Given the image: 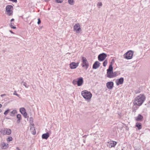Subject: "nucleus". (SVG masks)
<instances>
[{
	"label": "nucleus",
	"mask_w": 150,
	"mask_h": 150,
	"mask_svg": "<svg viewBox=\"0 0 150 150\" xmlns=\"http://www.w3.org/2000/svg\"><path fill=\"white\" fill-rule=\"evenodd\" d=\"M146 99V97L144 94H140L137 96L133 102L134 105L138 106H141Z\"/></svg>",
	"instance_id": "obj_1"
},
{
	"label": "nucleus",
	"mask_w": 150,
	"mask_h": 150,
	"mask_svg": "<svg viewBox=\"0 0 150 150\" xmlns=\"http://www.w3.org/2000/svg\"><path fill=\"white\" fill-rule=\"evenodd\" d=\"M81 94L83 97L87 100H89L92 96L91 93L90 91L86 90L82 91Z\"/></svg>",
	"instance_id": "obj_2"
},
{
	"label": "nucleus",
	"mask_w": 150,
	"mask_h": 150,
	"mask_svg": "<svg viewBox=\"0 0 150 150\" xmlns=\"http://www.w3.org/2000/svg\"><path fill=\"white\" fill-rule=\"evenodd\" d=\"M83 78L80 77L77 78L76 80H74L72 81V83L74 85L77 84L78 86H81L83 84Z\"/></svg>",
	"instance_id": "obj_3"
},
{
	"label": "nucleus",
	"mask_w": 150,
	"mask_h": 150,
	"mask_svg": "<svg viewBox=\"0 0 150 150\" xmlns=\"http://www.w3.org/2000/svg\"><path fill=\"white\" fill-rule=\"evenodd\" d=\"M133 52L132 50H129L123 55L124 57L127 59H131L133 56Z\"/></svg>",
	"instance_id": "obj_4"
},
{
	"label": "nucleus",
	"mask_w": 150,
	"mask_h": 150,
	"mask_svg": "<svg viewBox=\"0 0 150 150\" xmlns=\"http://www.w3.org/2000/svg\"><path fill=\"white\" fill-rule=\"evenodd\" d=\"M82 63L81 65L83 67H84L86 69H87L89 66L88 63L86 58L84 57H82Z\"/></svg>",
	"instance_id": "obj_5"
},
{
	"label": "nucleus",
	"mask_w": 150,
	"mask_h": 150,
	"mask_svg": "<svg viewBox=\"0 0 150 150\" xmlns=\"http://www.w3.org/2000/svg\"><path fill=\"white\" fill-rule=\"evenodd\" d=\"M13 6L11 5H8L6 6V11L7 12V13L8 16H10L13 13Z\"/></svg>",
	"instance_id": "obj_6"
},
{
	"label": "nucleus",
	"mask_w": 150,
	"mask_h": 150,
	"mask_svg": "<svg viewBox=\"0 0 150 150\" xmlns=\"http://www.w3.org/2000/svg\"><path fill=\"white\" fill-rule=\"evenodd\" d=\"M74 30L77 33H78L80 32L81 30V28L79 23H76L74 26Z\"/></svg>",
	"instance_id": "obj_7"
},
{
	"label": "nucleus",
	"mask_w": 150,
	"mask_h": 150,
	"mask_svg": "<svg viewBox=\"0 0 150 150\" xmlns=\"http://www.w3.org/2000/svg\"><path fill=\"white\" fill-rule=\"evenodd\" d=\"M106 57V54L105 53H103L98 55V60L100 61H102L104 60Z\"/></svg>",
	"instance_id": "obj_8"
},
{
	"label": "nucleus",
	"mask_w": 150,
	"mask_h": 150,
	"mask_svg": "<svg viewBox=\"0 0 150 150\" xmlns=\"http://www.w3.org/2000/svg\"><path fill=\"white\" fill-rule=\"evenodd\" d=\"M79 62H72L69 64V67L71 69L76 68L79 66Z\"/></svg>",
	"instance_id": "obj_9"
},
{
	"label": "nucleus",
	"mask_w": 150,
	"mask_h": 150,
	"mask_svg": "<svg viewBox=\"0 0 150 150\" xmlns=\"http://www.w3.org/2000/svg\"><path fill=\"white\" fill-rule=\"evenodd\" d=\"M107 76L109 78H112L117 76L115 72L113 73L112 71H108L107 73Z\"/></svg>",
	"instance_id": "obj_10"
},
{
	"label": "nucleus",
	"mask_w": 150,
	"mask_h": 150,
	"mask_svg": "<svg viewBox=\"0 0 150 150\" xmlns=\"http://www.w3.org/2000/svg\"><path fill=\"white\" fill-rule=\"evenodd\" d=\"M124 78L121 77L119 79H117L115 81V83L117 86H119L120 85L122 84L124 82Z\"/></svg>",
	"instance_id": "obj_11"
},
{
	"label": "nucleus",
	"mask_w": 150,
	"mask_h": 150,
	"mask_svg": "<svg viewBox=\"0 0 150 150\" xmlns=\"http://www.w3.org/2000/svg\"><path fill=\"white\" fill-rule=\"evenodd\" d=\"M106 85L107 88L108 89H111L113 87L114 83L112 81H109L106 83Z\"/></svg>",
	"instance_id": "obj_12"
},
{
	"label": "nucleus",
	"mask_w": 150,
	"mask_h": 150,
	"mask_svg": "<svg viewBox=\"0 0 150 150\" xmlns=\"http://www.w3.org/2000/svg\"><path fill=\"white\" fill-rule=\"evenodd\" d=\"M2 133L4 135H9L11 133V130L8 129H5L2 131Z\"/></svg>",
	"instance_id": "obj_13"
},
{
	"label": "nucleus",
	"mask_w": 150,
	"mask_h": 150,
	"mask_svg": "<svg viewBox=\"0 0 150 150\" xmlns=\"http://www.w3.org/2000/svg\"><path fill=\"white\" fill-rule=\"evenodd\" d=\"M20 111L23 115L25 118L26 117L27 113L26 112L25 109L23 108H21L20 109Z\"/></svg>",
	"instance_id": "obj_14"
},
{
	"label": "nucleus",
	"mask_w": 150,
	"mask_h": 150,
	"mask_svg": "<svg viewBox=\"0 0 150 150\" xmlns=\"http://www.w3.org/2000/svg\"><path fill=\"white\" fill-rule=\"evenodd\" d=\"M109 146L110 148L115 147L117 143L116 142L111 141L108 142Z\"/></svg>",
	"instance_id": "obj_15"
},
{
	"label": "nucleus",
	"mask_w": 150,
	"mask_h": 150,
	"mask_svg": "<svg viewBox=\"0 0 150 150\" xmlns=\"http://www.w3.org/2000/svg\"><path fill=\"white\" fill-rule=\"evenodd\" d=\"M100 63L98 61L95 62L93 65V68L96 69L99 67L100 66Z\"/></svg>",
	"instance_id": "obj_16"
},
{
	"label": "nucleus",
	"mask_w": 150,
	"mask_h": 150,
	"mask_svg": "<svg viewBox=\"0 0 150 150\" xmlns=\"http://www.w3.org/2000/svg\"><path fill=\"white\" fill-rule=\"evenodd\" d=\"M30 130L33 134H36V130L35 127H34V125H32L30 126Z\"/></svg>",
	"instance_id": "obj_17"
},
{
	"label": "nucleus",
	"mask_w": 150,
	"mask_h": 150,
	"mask_svg": "<svg viewBox=\"0 0 150 150\" xmlns=\"http://www.w3.org/2000/svg\"><path fill=\"white\" fill-rule=\"evenodd\" d=\"M50 135L48 132H47L46 133L42 135V137L43 139H47L49 137Z\"/></svg>",
	"instance_id": "obj_18"
},
{
	"label": "nucleus",
	"mask_w": 150,
	"mask_h": 150,
	"mask_svg": "<svg viewBox=\"0 0 150 150\" xmlns=\"http://www.w3.org/2000/svg\"><path fill=\"white\" fill-rule=\"evenodd\" d=\"M143 119V117L141 115L139 114L136 118L135 120L137 121H140Z\"/></svg>",
	"instance_id": "obj_19"
},
{
	"label": "nucleus",
	"mask_w": 150,
	"mask_h": 150,
	"mask_svg": "<svg viewBox=\"0 0 150 150\" xmlns=\"http://www.w3.org/2000/svg\"><path fill=\"white\" fill-rule=\"evenodd\" d=\"M14 19L12 18L11 20V23L10 24V27L13 29H16V27L14 26V23L13 22L14 21Z\"/></svg>",
	"instance_id": "obj_20"
},
{
	"label": "nucleus",
	"mask_w": 150,
	"mask_h": 150,
	"mask_svg": "<svg viewBox=\"0 0 150 150\" xmlns=\"http://www.w3.org/2000/svg\"><path fill=\"white\" fill-rule=\"evenodd\" d=\"M8 144H6L4 142L2 143L1 144V146L3 149H6L8 147Z\"/></svg>",
	"instance_id": "obj_21"
},
{
	"label": "nucleus",
	"mask_w": 150,
	"mask_h": 150,
	"mask_svg": "<svg viewBox=\"0 0 150 150\" xmlns=\"http://www.w3.org/2000/svg\"><path fill=\"white\" fill-rule=\"evenodd\" d=\"M136 126L137 127L138 129L140 130L142 128V125L141 123L137 122L136 123Z\"/></svg>",
	"instance_id": "obj_22"
},
{
	"label": "nucleus",
	"mask_w": 150,
	"mask_h": 150,
	"mask_svg": "<svg viewBox=\"0 0 150 150\" xmlns=\"http://www.w3.org/2000/svg\"><path fill=\"white\" fill-rule=\"evenodd\" d=\"M17 112L16 110H14L12 111L10 113V115L12 116H13L14 115L16 114Z\"/></svg>",
	"instance_id": "obj_23"
},
{
	"label": "nucleus",
	"mask_w": 150,
	"mask_h": 150,
	"mask_svg": "<svg viewBox=\"0 0 150 150\" xmlns=\"http://www.w3.org/2000/svg\"><path fill=\"white\" fill-rule=\"evenodd\" d=\"M113 68L112 65H110L108 69H107V71H112Z\"/></svg>",
	"instance_id": "obj_24"
},
{
	"label": "nucleus",
	"mask_w": 150,
	"mask_h": 150,
	"mask_svg": "<svg viewBox=\"0 0 150 150\" xmlns=\"http://www.w3.org/2000/svg\"><path fill=\"white\" fill-rule=\"evenodd\" d=\"M17 118L18 119V121L19 122L21 118V115L20 114H18L17 115Z\"/></svg>",
	"instance_id": "obj_25"
},
{
	"label": "nucleus",
	"mask_w": 150,
	"mask_h": 150,
	"mask_svg": "<svg viewBox=\"0 0 150 150\" xmlns=\"http://www.w3.org/2000/svg\"><path fill=\"white\" fill-rule=\"evenodd\" d=\"M7 142H10L12 141L13 140V138L11 137H8L6 139Z\"/></svg>",
	"instance_id": "obj_26"
},
{
	"label": "nucleus",
	"mask_w": 150,
	"mask_h": 150,
	"mask_svg": "<svg viewBox=\"0 0 150 150\" xmlns=\"http://www.w3.org/2000/svg\"><path fill=\"white\" fill-rule=\"evenodd\" d=\"M108 64V61L107 60H105L103 63V65L104 67H105Z\"/></svg>",
	"instance_id": "obj_27"
},
{
	"label": "nucleus",
	"mask_w": 150,
	"mask_h": 150,
	"mask_svg": "<svg viewBox=\"0 0 150 150\" xmlns=\"http://www.w3.org/2000/svg\"><path fill=\"white\" fill-rule=\"evenodd\" d=\"M68 1L69 3L71 4H72L73 3V0H68Z\"/></svg>",
	"instance_id": "obj_28"
},
{
	"label": "nucleus",
	"mask_w": 150,
	"mask_h": 150,
	"mask_svg": "<svg viewBox=\"0 0 150 150\" xmlns=\"http://www.w3.org/2000/svg\"><path fill=\"white\" fill-rule=\"evenodd\" d=\"M9 111H10L9 109H8L6 111L4 112V114L5 115H6L8 114V113L9 112Z\"/></svg>",
	"instance_id": "obj_29"
},
{
	"label": "nucleus",
	"mask_w": 150,
	"mask_h": 150,
	"mask_svg": "<svg viewBox=\"0 0 150 150\" xmlns=\"http://www.w3.org/2000/svg\"><path fill=\"white\" fill-rule=\"evenodd\" d=\"M98 6H102V3L101 2H100L98 3Z\"/></svg>",
	"instance_id": "obj_30"
},
{
	"label": "nucleus",
	"mask_w": 150,
	"mask_h": 150,
	"mask_svg": "<svg viewBox=\"0 0 150 150\" xmlns=\"http://www.w3.org/2000/svg\"><path fill=\"white\" fill-rule=\"evenodd\" d=\"M57 2L58 3H61L62 2L63 0H56Z\"/></svg>",
	"instance_id": "obj_31"
},
{
	"label": "nucleus",
	"mask_w": 150,
	"mask_h": 150,
	"mask_svg": "<svg viewBox=\"0 0 150 150\" xmlns=\"http://www.w3.org/2000/svg\"><path fill=\"white\" fill-rule=\"evenodd\" d=\"M41 23V21L39 18L38 19V24H39Z\"/></svg>",
	"instance_id": "obj_32"
},
{
	"label": "nucleus",
	"mask_w": 150,
	"mask_h": 150,
	"mask_svg": "<svg viewBox=\"0 0 150 150\" xmlns=\"http://www.w3.org/2000/svg\"><path fill=\"white\" fill-rule=\"evenodd\" d=\"M9 31H10L11 33H13V34H14V33L11 30H10Z\"/></svg>",
	"instance_id": "obj_33"
},
{
	"label": "nucleus",
	"mask_w": 150,
	"mask_h": 150,
	"mask_svg": "<svg viewBox=\"0 0 150 150\" xmlns=\"http://www.w3.org/2000/svg\"><path fill=\"white\" fill-rule=\"evenodd\" d=\"M5 95V94H2L1 95V97H3V96H4Z\"/></svg>",
	"instance_id": "obj_34"
},
{
	"label": "nucleus",
	"mask_w": 150,
	"mask_h": 150,
	"mask_svg": "<svg viewBox=\"0 0 150 150\" xmlns=\"http://www.w3.org/2000/svg\"><path fill=\"white\" fill-rule=\"evenodd\" d=\"M16 149H17V150H20V149L18 147H17Z\"/></svg>",
	"instance_id": "obj_35"
},
{
	"label": "nucleus",
	"mask_w": 150,
	"mask_h": 150,
	"mask_svg": "<svg viewBox=\"0 0 150 150\" xmlns=\"http://www.w3.org/2000/svg\"><path fill=\"white\" fill-rule=\"evenodd\" d=\"M1 112V110L0 109V113Z\"/></svg>",
	"instance_id": "obj_36"
},
{
	"label": "nucleus",
	"mask_w": 150,
	"mask_h": 150,
	"mask_svg": "<svg viewBox=\"0 0 150 150\" xmlns=\"http://www.w3.org/2000/svg\"><path fill=\"white\" fill-rule=\"evenodd\" d=\"M49 0H45V1H49Z\"/></svg>",
	"instance_id": "obj_37"
}]
</instances>
